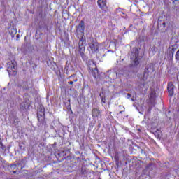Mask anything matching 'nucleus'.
Here are the masks:
<instances>
[{"label":"nucleus","mask_w":179,"mask_h":179,"mask_svg":"<svg viewBox=\"0 0 179 179\" xmlns=\"http://www.w3.org/2000/svg\"><path fill=\"white\" fill-rule=\"evenodd\" d=\"M148 111H149V113H150V111H152V107H149V109H148Z\"/></svg>","instance_id":"nucleus-23"},{"label":"nucleus","mask_w":179,"mask_h":179,"mask_svg":"<svg viewBox=\"0 0 179 179\" xmlns=\"http://www.w3.org/2000/svg\"><path fill=\"white\" fill-rule=\"evenodd\" d=\"M119 108H120V110H122L119 112V114H122V113H124L125 111V108H124V106H119Z\"/></svg>","instance_id":"nucleus-15"},{"label":"nucleus","mask_w":179,"mask_h":179,"mask_svg":"<svg viewBox=\"0 0 179 179\" xmlns=\"http://www.w3.org/2000/svg\"><path fill=\"white\" fill-rule=\"evenodd\" d=\"M85 45H86V38L83 37V35L78 42V50L81 57H83L85 55Z\"/></svg>","instance_id":"nucleus-2"},{"label":"nucleus","mask_w":179,"mask_h":179,"mask_svg":"<svg viewBox=\"0 0 179 179\" xmlns=\"http://www.w3.org/2000/svg\"><path fill=\"white\" fill-rule=\"evenodd\" d=\"M139 55V50H136L135 52H131V61L133 62L134 66H138L139 65V59H138V55Z\"/></svg>","instance_id":"nucleus-6"},{"label":"nucleus","mask_w":179,"mask_h":179,"mask_svg":"<svg viewBox=\"0 0 179 179\" xmlns=\"http://www.w3.org/2000/svg\"><path fill=\"white\" fill-rule=\"evenodd\" d=\"M83 30H85V22L83 21H80L78 26H77V31H82Z\"/></svg>","instance_id":"nucleus-11"},{"label":"nucleus","mask_w":179,"mask_h":179,"mask_svg":"<svg viewBox=\"0 0 179 179\" xmlns=\"http://www.w3.org/2000/svg\"><path fill=\"white\" fill-rule=\"evenodd\" d=\"M131 94H127V99H131Z\"/></svg>","instance_id":"nucleus-20"},{"label":"nucleus","mask_w":179,"mask_h":179,"mask_svg":"<svg viewBox=\"0 0 179 179\" xmlns=\"http://www.w3.org/2000/svg\"><path fill=\"white\" fill-rule=\"evenodd\" d=\"M16 68H17V64L16 63V61L12 60L8 66V72H15L16 71Z\"/></svg>","instance_id":"nucleus-7"},{"label":"nucleus","mask_w":179,"mask_h":179,"mask_svg":"<svg viewBox=\"0 0 179 179\" xmlns=\"http://www.w3.org/2000/svg\"><path fill=\"white\" fill-rule=\"evenodd\" d=\"M78 80H75L74 82H77Z\"/></svg>","instance_id":"nucleus-25"},{"label":"nucleus","mask_w":179,"mask_h":179,"mask_svg":"<svg viewBox=\"0 0 179 179\" xmlns=\"http://www.w3.org/2000/svg\"><path fill=\"white\" fill-rule=\"evenodd\" d=\"M97 3L101 9H103V8L106 5V0H98Z\"/></svg>","instance_id":"nucleus-12"},{"label":"nucleus","mask_w":179,"mask_h":179,"mask_svg":"<svg viewBox=\"0 0 179 179\" xmlns=\"http://www.w3.org/2000/svg\"><path fill=\"white\" fill-rule=\"evenodd\" d=\"M69 85H73V81L69 82Z\"/></svg>","instance_id":"nucleus-22"},{"label":"nucleus","mask_w":179,"mask_h":179,"mask_svg":"<svg viewBox=\"0 0 179 179\" xmlns=\"http://www.w3.org/2000/svg\"><path fill=\"white\" fill-rule=\"evenodd\" d=\"M93 118H97L100 115V110L93 108L92 111Z\"/></svg>","instance_id":"nucleus-10"},{"label":"nucleus","mask_w":179,"mask_h":179,"mask_svg":"<svg viewBox=\"0 0 179 179\" xmlns=\"http://www.w3.org/2000/svg\"><path fill=\"white\" fill-rule=\"evenodd\" d=\"M11 30H13V33H16V30L14 28L11 29Z\"/></svg>","instance_id":"nucleus-21"},{"label":"nucleus","mask_w":179,"mask_h":179,"mask_svg":"<svg viewBox=\"0 0 179 179\" xmlns=\"http://www.w3.org/2000/svg\"><path fill=\"white\" fill-rule=\"evenodd\" d=\"M176 59L177 61H179V50L176 52Z\"/></svg>","instance_id":"nucleus-16"},{"label":"nucleus","mask_w":179,"mask_h":179,"mask_svg":"<svg viewBox=\"0 0 179 179\" xmlns=\"http://www.w3.org/2000/svg\"><path fill=\"white\" fill-rule=\"evenodd\" d=\"M30 105L29 104V103L24 101L22 103H20V111L21 113H26V111H27V110H29V106Z\"/></svg>","instance_id":"nucleus-8"},{"label":"nucleus","mask_w":179,"mask_h":179,"mask_svg":"<svg viewBox=\"0 0 179 179\" xmlns=\"http://www.w3.org/2000/svg\"><path fill=\"white\" fill-rule=\"evenodd\" d=\"M153 72H155V66H153V64H150L146 66L143 77V80H146L148 79V76H149L150 73H153Z\"/></svg>","instance_id":"nucleus-4"},{"label":"nucleus","mask_w":179,"mask_h":179,"mask_svg":"<svg viewBox=\"0 0 179 179\" xmlns=\"http://www.w3.org/2000/svg\"><path fill=\"white\" fill-rule=\"evenodd\" d=\"M155 97H156V93H155V92H151V93L149 95V99L150 101H155Z\"/></svg>","instance_id":"nucleus-13"},{"label":"nucleus","mask_w":179,"mask_h":179,"mask_svg":"<svg viewBox=\"0 0 179 179\" xmlns=\"http://www.w3.org/2000/svg\"><path fill=\"white\" fill-rule=\"evenodd\" d=\"M81 174H82L83 176H85V174H86V169L82 168V169H81Z\"/></svg>","instance_id":"nucleus-17"},{"label":"nucleus","mask_w":179,"mask_h":179,"mask_svg":"<svg viewBox=\"0 0 179 179\" xmlns=\"http://www.w3.org/2000/svg\"><path fill=\"white\" fill-rule=\"evenodd\" d=\"M88 43V50L94 54V52H97L99 51V43L95 41L93 37H90L87 38Z\"/></svg>","instance_id":"nucleus-1"},{"label":"nucleus","mask_w":179,"mask_h":179,"mask_svg":"<svg viewBox=\"0 0 179 179\" xmlns=\"http://www.w3.org/2000/svg\"><path fill=\"white\" fill-rule=\"evenodd\" d=\"M167 89L169 93V96H173V94H174V85L173 84V83H169L168 84Z\"/></svg>","instance_id":"nucleus-9"},{"label":"nucleus","mask_w":179,"mask_h":179,"mask_svg":"<svg viewBox=\"0 0 179 179\" xmlns=\"http://www.w3.org/2000/svg\"><path fill=\"white\" fill-rule=\"evenodd\" d=\"M132 101H134V99H131Z\"/></svg>","instance_id":"nucleus-27"},{"label":"nucleus","mask_w":179,"mask_h":179,"mask_svg":"<svg viewBox=\"0 0 179 179\" xmlns=\"http://www.w3.org/2000/svg\"><path fill=\"white\" fill-rule=\"evenodd\" d=\"M87 66L92 73L93 77L96 78V75L99 73V71L97 70V66H96V63L93 60H89L87 62Z\"/></svg>","instance_id":"nucleus-3"},{"label":"nucleus","mask_w":179,"mask_h":179,"mask_svg":"<svg viewBox=\"0 0 179 179\" xmlns=\"http://www.w3.org/2000/svg\"><path fill=\"white\" fill-rule=\"evenodd\" d=\"M163 24L164 25V24H166V23L164 22Z\"/></svg>","instance_id":"nucleus-26"},{"label":"nucleus","mask_w":179,"mask_h":179,"mask_svg":"<svg viewBox=\"0 0 179 179\" xmlns=\"http://www.w3.org/2000/svg\"><path fill=\"white\" fill-rule=\"evenodd\" d=\"M102 103H106V98H101Z\"/></svg>","instance_id":"nucleus-19"},{"label":"nucleus","mask_w":179,"mask_h":179,"mask_svg":"<svg viewBox=\"0 0 179 179\" xmlns=\"http://www.w3.org/2000/svg\"><path fill=\"white\" fill-rule=\"evenodd\" d=\"M99 96H100L101 99L103 98V96L101 95V94H100Z\"/></svg>","instance_id":"nucleus-24"},{"label":"nucleus","mask_w":179,"mask_h":179,"mask_svg":"<svg viewBox=\"0 0 179 179\" xmlns=\"http://www.w3.org/2000/svg\"><path fill=\"white\" fill-rule=\"evenodd\" d=\"M157 131H158V132L156 131L155 135V136L157 137V139H161L162 138V132L159 130H157Z\"/></svg>","instance_id":"nucleus-14"},{"label":"nucleus","mask_w":179,"mask_h":179,"mask_svg":"<svg viewBox=\"0 0 179 179\" xmlns=\"http://www.w3.org/2000/svg\"><path fill=\"white\" fill-rule=\"evenodd\" d=\"M38 117V125H41V124H45V113H44V109L41 111L38 110L37 113Z\"/></svg>","instance_id":"nucleus-5"},{"label":"nucleus","mask_w":179,"mask_h":179,"mask_svg":"<svg viewBox=\"0 0 179 179\" xmlns=\"http://www.w3.org/2000/svg\"><path fill=\"white\" fill-rule=\"evenodd\" d=\"M17 122H19L17 120H14V125L16 127V125H17Z\"/></svg>","instance_id":"nucleus-18"},{"label":"nucleus","mask_w":179,"mask_h":179,"mask_svg":"<svg viewBox=\"0 0 179 179\" xmlns=\"http://www.w3.org/2000/svg\"><path fill=\"white\" fill-rule=\"evenodd\" d=\"M175 1H178V0H175Z\"/></svg>","instance_id":"nucleus-28"}]
</instances>
